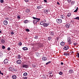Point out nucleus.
Here are the masks:
<instances>
[{
	"label": "nucleus",
	"mask_w": 79,
	"mask_h": 79,
	"mask_svg": "<svg viewBox=\"0 0 79 79\" xmlns=\"http://www.w3.org/2000/svg\"><path fill=\"white\" fill-rule=\"evenodd\" d=\"M74 19H77V20H79V17H77L76 18H74Z\"/></svg>",
	"instance_id": "nucleus-30"
},
{
	"label": "nucleus",
	"mask_w": 79,
	"mask_h": 79,
	"mask_svg": "<svg viewBox=\"0 0 79 79\" xmlns=\"http://www.w3.org/2000/svg\"><path fill=\"white\" fill-rule=\"evenodd\" d=\"M43 8V6H41V5L39 6H37L38 9H40V8Z\"/></svg>",
	"instance_id": "nucleus-13"
},
{
	"label": "nucleus",
	"mask_w": 79,
	"mask_h": 79,
	"mask_svg": "<svg viewBox=\"0 0 79 79\" xmlns=\"http://www.w3.org/2000/svg\"><path fill=\"white\" fill-rule=\"evenodd\" d=\"M32 67H33V68H35V67L36 66L35 65L32 64Z\"/></svg>",
	"instance_id": "nucleus-35"
},
{
	"label": "nucleus",
	"mask_w": 79,
	"mask_h": 79,
	"mask_svg": "<svg viewBox=\"0 0 79 79\" xmlns=\"http://www.w3.org/2000/svg\"><path fill=\"white\" fill-rule=\"evenodd\" d=\"M48 25V23H45L44 22V25L43 26H44L45 27H47Z\"/></svg>",
	"instance_id": "nucleus-11"
},
{
	"label": "nucleus",
	"mask_w": 79,
	"mask_h": 79,
	"mask_svg": "<svg viewBox=\"0 0 79 79\" xmlns=\"http://www.w3.org/2000/svg\"><path fill=\"white\" fill-rule=\"evenodd\" d=\"M74 3H75V1H72L71 2V4L72 5H74Z\"/></svg>",
	"instance_id": "nucleus-25"
},
{
	"label": "nucleus",
	"mask_w": 79,
	"mask_h": 79,
	"mask_svg": "<svg viewBox=\"0 0 79 79\" xmlns=\"http://www.w3.org/2000/svg\"><path fill=\"white\" fill-rule=\"evenodd\" d=\"M51 63V61H49L48 62L46 63V65H47V64H49Z\"/></svg>",
	"instance_id": "nucleus-28"
},
{
	"label": "nucleus",
	"mask_w": 79,
	"mask_h": 79,
	"mask_svg": "<svg viewBox=\"0 0 79 79\" xmlns=\"http://www.w3.org/2000/svg\"><path fill=\"white\" fill-rule=\"evenodd\" d=\"M45 23V22L44 21H42L40 22V24L41 25H43V26L44 25V23Z\"/></svg>",
	"instance_id": "nucleus-18"
},
{
	"label": "nucleus",
	"mask_w": 79,
	"mask_h": 79,
	"mask_svg": "<svg viewBox=\"0 0 79 79\" xmlns=\"http://www.w3.org/2000/svg\"><path fill=\"white\" fill-rule=\"evenodd\" d=\"M3 2H4L3 0H0V2L1 3H3Z\"/></svg>",
	"instance_id": "nucleus-49"
},
{
	"label": "nucleus",
	"mask_w": 79,
	"mask_h": 79,
	"mask_svg": "<svg viewBox=\"0 0 79 79\" xmlns=\"http://www.w3.org/2000/svg\"><path fill=\"white\" fill-rule=\"evenodd\" d=\"M24 1L26 2H29V0H24Z\"/></svg>",
	"instance_id": "nucleus-53"
},
{
	"label": "nucleus",
	"mask_w": 79,
	"mask_h": 79,
	"mask_svg": "<svg viewBox=\"0 0 79 79\" xmlns=\"http://www.w3.org/2000/svg\"><path fill=\"white\" fill-rule=\"evenodd\" d=\"M68 48H69V47L68 46H65L64 47V50H67L68 49Z\"/></svg>",
	"instance_id": "nucleus-8"
},
{
	"label": "nucleus",
	"mask_w": 79,
	"mask_h": 79,
	"mask_svg": "<svg viewBox=\"0 0 79 79\" xmlns=\"http://www.w3.org/2000/svg\"><path fill=\"white\" fill-rule=\"evenodd\" d=\"M63 15H61V18L62 19V18H63Z\"/></svg>",
	"instance_id": "nucleus-58"
},
{
	"label": "nucleus",
	"mask_w": 79,
	"mask_h": 79,
	"mask_svg": "<svg viewBox=\"0 0 79 79\" xmlns=\"http://www.w3.org/2000/svg\"><path fill=\"white\" fill-rule=\"evenodd\" d=\"M56 21L57 23L60 24L62 22V20L61 19H57L56 20Z\"/></svg>",
	"instance_id": "nucleus-2"
},
{
	"label": "nucleus",
	"mask_w": 79,
	"mask_h": 79,
	"mask_svg": "<svg viewBox=\"0 0 79 79\" xmlns=\"http://www.w3.org/2000/svg\"><path fill=\"white\" fill-rule=\"evenodd\" d=\"M59 74L60 75H62V74H63V73L61 72H60L59 73Z\"/></svg>",
	"instance_id": "nucleus-37"
},
{
	"label": "nucleus",
	"mask_w": 79,
	"mask_h": 79,
	"mask_svg": "<svg viewBox=\"0 0 79 79\" xmlns=\"http://www.w3.org/2000/svg\"><path fill=\"white\" fill-rule=\"evenodd\" d=\"M44 13L46 14H47L48 13V10H44Z\"/></svg>",
	"instance_id": "nucleus-10"
},
{
	"label": "nucleus",
	"mask_w": 79,
	"mask_h": 79,
	"mask_svg": "<svg viewBox=\"0 0 79 79\" xmlns=\"http://www.w3.org/2000/svg\"><path fill=\"white\" fill-rule=\"evenodd\" d=\"M33 18L34 19L40 20V19L36 18L35 17H33Z\"/></svg>",
	"instance_id": "nucleus-19"
},
{
	"label": "nucleus",
	"mask_w": 79,
	"mask_h": 79,
	"mask_svg": "<svg viewBox=\"0 0 79 79\" xmlns=\"http://www.w3.org/2000/svg\"><path fill=\"white\" fill-rule=\"evenodd\" d=\"M66 16H64L62 18V19H66Z\"/></svg>",
	"instance_id": "nucleus-34"
},
{
	"label": "nucleus",
	"mask_w": 79,
	"mask_h": 79,
	"mask_svg": "<svg viewBox=\"0 0 79 79\" xmlns=\"http://www.w3.org/2000/svg\"><path fill=\"white\" fill-rule=\"evenodd\" d=\"M69 73L70 74H71V73H73V70L72 69H70L69 71Z\"/></svg>",
	"instance_id": "nucleus-15"
},
{
	"label": "nucleus",
	"mask_w": 79,
	"mask_h": 79,
	"mask_svg": "<svg viewBox=\"0 0 79 79\" xmlns=\"http://www.w3.org/2000/svg\"><path fill=\"white\" fill-rule=\"evenodd\" d=\"M71 39L70 38H68V42H69L70 41H71Z\"/></svg>",
	"instance_id": "nucleus-26"
},
{
	"label": "nucleus",
	"mask_w": 79,
	"mask_h": 79,
	"mask_svg": "<svg viewBox=\"0 0 79 79\" xmlns=\"http://www.w3.org/2000/svg\"><path fill=\"white\" fill-rule=\"evenodd\" d=\"M26 11L27 13H29L30 12V10L29 9H27L26 10Z\"/></svg>",
	"instance_id": "nucleus-24"
},
{
	"label": "nucleus",
	"mask_w": 79,
	"mask_h": 79,
	"mask_svg": "<svg viewBox=\"0 0 79 79\" xmlns=\"http://www.w3.org/2000/svg\"><path fill=\"white\" fill-rule=\"evenodd\" d=\"M56 40H58V38H56Z\"/></svg>",
	"instance_id": "nucleus-59"
},
{
	"label": "nucleus",
	"mask_w": 79,
	"mask_h": 79,
	"mask_svg": "<svg viewBox=\"0 0 79 79\" xmlns=\"http://www.w3.org/2000/svg\"><path fill=\"white\" fill-rule=\"evenodd\" d=\"M4 64H8V59H5L4 61Z\"/></svg>",
	"instance_id": "nucleus-3"
},
{
	"label": "nucleus",
	"mask_w": 79,
	"mask_h": 79,
	"mask_svg": "<svg viewBox=\"0 0 79 79\" xmlns=\"http://www.w3.org/2000/svg\"><path fill=\"white\" fill-rule=\"evenodd\" d=\"M3 24L4 25H7L8 24V22L6 20H5L3 21Z\"/></svg>",
	"instance_id": "nucleus-5"
},
{
	"label": "nucleus",
	"mask_w": 79,
	"mask_h": 79,
	"mask_svg": "<svg viewBox=\"0 0 79 79\" xmlns=\"http://www.w3.org/2000/svg\"><path fill=\"white\" fill-rule=\"evenodd\" d=\"M77 56H78V58L79 57V54H77Z\"/></svg>",
	"instance_id": "nucleus-56"
},
{
	"label": "nucleus",
	"mask_w": 79,
	"mask_h": 79,
	"mask_svg": "<svg viewBox=\"0 0 79 79\" xmlns=\"http://www.w3.org/2000/svg\"><path fill=\"white\" fill-rule=\"evenodd\" d=\"M1 41L2 43V44H4V43H5V41L3 39H2L1 40Z\"/></svg>",
	"instance_id": "nucleus-17"
},
{
	"label": "nucleus",
	"mask_w": 79,
	"mask_h": 79,
	"mask_svg": "<svg viewBox=\"0 0 79 79\" xmlns=\"http://www.w3.org/2000/svg\"><path fill=\"white\" fill-rule=\"evenodd\" d=\"M19 46L22 45V43H21V42H19Z\"/></svg>",
	"instance_id": "nucleus-33"
},
{
	"label": "nucleus",
	"mask_w": 79,
	"mask_h": 79,
	"mask_svg": "<svg viewBox=\"0 0 79 79\" xmlns=\"http://www.w3.org/2000/svg\"><path fill=\"white\" fill-rule=\"evenodd\" d=\"M23 79H27V77H23Z\"/></svg>",
	"instance_id": "nucleus-39"
},
{
	"label": "nucleus",
	"mask_w": 79,
	"mask_h": 79,
	"mask_svg": "<svg viewBox=\"0 0 79 79\" xmlns=\"http://www.w3.org/2000/svg\"><path fill=\"white\" fill-rule=\"evenodd\" d=\"M23 76H27V73H24Z\"/></svg>",
	"instance_id": "nucleus-23"
},
{
	"label": "nucleus",
	"mask_w": 79,
	"mask_h": 79,
	"mask_svg": "<svg viewBox=\"0 0 79 79\" xmlns=\"http://www.w3.org/2000/svg\"><path fill=\"white\" fill-rule=\"evenodd\" d=\"M52 76V75H50V76Z\"/></svg>",
	"instance_id": "nucleus-62"
},
{
	"label": "nucleus",
	"mask_w": 79,
	"mask_h": 79,
	"mask_svg": "<svg viewBox=\"0 0 79 79\" xmlns=\"http://www.w3.org/2000/svg\"><path fill=\"white\" fill-rule=\"evenodd\" d=\"M9 70L10 71H16V69H15L13 67H10L9 68Z\"/></svg>",
	"instance_id": "nucleus-1"
},
{
	"label": "nucleus",
	"mask_w": 79,
	"mask_h": 79,
	"mask_svg": "<svg viewBox=\"0 0 79 79\" xmlns=\"http://www.w3.org/2000/svg\"><path fill=\"white\" fill-rule=\"evenodd\" d=\"M67 1L68 3H70L71 2V0H67Z\"/></svg>",
	"instance_id": "nucleus-43"
},
{
	"label": "nucleus",
	"mask_w": 79,
	"mask_h": 79,
	"mask_svg": "<svg viewBox=\"0 0 79 79\" xmlns=\"http://www.w3.org/2000/svg\"><path fill=\"white\" fill-rule=\"evenodd\" d=\"M51 35H53V32H51Z\"/></svg>",
	"instance_id": "nucleus-50"
},
{
	"label": "nucleus",
	"mask_w": 79,
	"mask_h": 79,
	"mask_svg": "<svg viewBox=\"0 0 79 79\" xmlns=\"http://www.w3.org/2000/svg\"><path fill=\"white\" fill-rule=\"evenodd\" d=\"M42 60L44 61H46V60H47V57H43L42 58Z\"/></svg>",
	"instance_id": "nucleus-12"
},
{
	"label": "nucleus",
	"mask_w": 79,
	"mask_h": 79,
	"mask_svg": "<svg viewBox=\"0 0 79 79\" xmlns=\"http://www.w3.org/2000/svg\"><path fill=\"white\" fill-rule=\"evenodd\" d=\"M51 40V38L50 37H49L48 38V40Z\"/></svg>",
	"instance_id": "nucleus-45"
},
{
	"label": "nucleus",
	"mask_w": 79,
	"mask_h": 79,
	"mask_svg": "<svg viewBox=\"0 0 79 79\" xmlns=\"http://www.w3.org/2000/svg\"><path fill=\"white\" fill-rule=\"evenodd\" d=\"M60 45L62 46H63V45H64V42H61L60 43Z\"/></svg>",
	"instance_id": "nucleus-22"
},
{
	"label": "nucleus",
	"mask_w": 79,
	"mask_h": 79,
	"mask_svg": "<svg viewBox=\"0 0 79 79\" xmlns=\"http://www.w3.org/2000/svg\"><path fill=\"white\" fill-rule=\"evenodd\" d=\"M28 22H29L27 20H25L24 21L23 23L25 24H26V23H27Z\"/></svg>",
	"instance_id": "nucleus-20"
},
{
	"label": "nucleus",
	"mask_w": 79,
	"mask_h": 79,
	"mask_svg": "<svg viewBox=\"0 0 79 79\" xmlns=\"http://www.w3.org/2000/svg\"><path fill=\"white\" fill-rule=\"evenodd\" d=\"M22 49L23 50H28V48L26 47H24L22 48Z\"/></svg>",
	"instance_id": "nucleus-14"
},
{
	"label": "nucleus",
	"mask_w": 79,
	"mask_h": 79,
	"mask_svg": "<svg viewBox=\"0 0 79 79\" xmlns=\"http://www.w3.org/2000/svg\"><path fill=\"white\" fill-rule=\"evenodd\" d=\"M17 63L19 64H21V60H18L17 61Z\"/></svg>",
	"instance_id": "nucleus-9"
},
{
	"label": "nucleus",
	"mask_w": 79,
	"mask_h": 79,
	"mask_svg": "<svg viewBox=\"0 0 79 79\" xmlns=\"http://www.w3.org/2000/svg\"><path fill=\"white\" fill-rule=\"evenodd\" d=\"M23 68H28V65L26 64H24L22 66Z\"/></svg>",
	"instance_id": "nucleus-6"
},
{
	"label": "nucleus",
	"mask_w": 79,
	"mask_h": 79,
	"mask_svg": "<svg viewBox=\"0 0 79 79\" xmlns=\"http://www.w3.org/2000/svg\"><path fill=\"white\" fill-rule=\"evenodd\" d=\"M11 35H13V34H15V33H14L13 32H11Z\"/></svg>",
	"instance_id": "nucleus-48"
},
{
	"label": "nucleus",
	"mask_w": 79,
	"mask_h": 79,
	"mask_svg": "<svg viewBox=\"0 0 79 79\" xmlns=\"http://www.w3.org/2000/svg\"><path fill=\"white\" fill-rule=\"evenodd\" d=\"M53 76V75H52V76Z\"/></svg>",
	"instance_id": "nucleus-61"
},
{
	"label": "nucleus",
	"mask_w": 79,
	"mask_h": 79,
	"mask_svg": "<svg viewBox=\"0 0 79 79\" xmlns=\"http://www.w3.org/2000/svg\"><path fill=\"white\" fill-rule=\"evenodd\" d=\"M78 10V7H77V9H76V10H75V11H74V12L76 13V12H77V11Z\"/></svg>",
	"instance_id": "nucleus-27"
},
{
	"label": "nucleus",
	"mask_w": 79,
	"mask_h": 79,
	"mask_svg": "<svg viewBox=\"0 0 79 79\" xmlns=\"http://www.w3.org/2000/svg\"><path fill=\"white\" fill-rule=\"evenodd\" d=\"M7 50H10V48L9 47L7 48Z\"/></svg>",
	"instance_id": "nucleus-52"
},
{
	"label": "nucleus",
	"mask_w": 79,
	"mask_h": 79,
	"mask_svg": "<svg viewBox=\"0 0 79 79\" xmlns=\"http://www.w3.org/2000/svg\"><path fill=\"white\" fill-rule=\"evenodd\" d=\"M2 33V30L0 31V33Z\"/></svg>",
	"instance_id": "nucleus-60"
},
{
	"label": "nucleus",
	"mask_w": 79,
	"mask_h": 79,
	"mask_svg": "<svg viewBox=\"0 0 79 79\" xmlns=\"http://www.w3.org/2000/svg\"><path fill=\"white\" fill-rule=\"evenodd\" d=\"M69 45H71V44H72V42H71V41H69Z\"/></svg>",
	"instance_id": "nucleus-40"
},
{
	"label": "nucleus",
	"mask_w": 79,
	"mask_h": 79,
	"mask_svg": "<svg viewBox=\"0 0 79 79\" xmlns=\"http://www.w3.org/2000/svg\"><path fill=\"white\" fill-rule=\"evenodd\" d=\"M2 49H3V50H4L5 49V47L4 46H3L2 45Z\"/></svg>",
	"instance_id": "nucleus-31"
},
{
	"label": "nucleus",
	"mask_w": 79,
	"mask_h": 79,
	"mask_svg": "<svg viewBox=\"0 0 79 79\" xmlns=\"http://www.w3.org/2000/svg\"><path fill=\"white\" fill-rule=\"evenodd\" d=\"M26 31H27V32H29L30 30L28 29H26Z\"/></svg>",
	"instance_id": "nucleus-36"
},
{
	"label": "nucleus",
	"mask_w": 79,
	"mask_h": 79,
	"mask_svg": "<svg viewBox=\"0 0 79 79\" xmlns=\"http://www.w3.org/2000/svg\"><path fill=\"white\" fill-rule=\"evenodd\" d=\"M17 18L18 19H20V18H21V17H20V16H19V15L17 16Z\"/></svg>",
	"instance_id": "nucleus-42"
},
{
	"label": "nucleus",
	"mask_w": 79,
	"mask_h": 79,
	"mask_svg": "<svg viewBox=\"0 0 79 79\" xmlns=\"http://www.w3.org/2000/svg\"><path fill=\"white\" fill-rule=\"evenodd\" d=\"M36 56H38V57L40 56V55H39V53L37 52L36 53Z\"/></svg>",
	"instance_id": "nucleus-21"
},
{
	"label": "nucleus",
	"mask_w": 79,
	"mask_h": 79,
	"mask_svg": "<svg viewBox=\"0 0 79 79\" xmlns=\"http://www.w3.org/2000/svg\"><path fill=\"white\" fill-rule=\"evenodd\" d=\"M18 58H19V59L21 58V56H20V55H18Z\"/></svg>",
	"instance_id": "nucleus-41"
},
{
	"label": "nucleus",
	"mask_w": 79,
	"mask_h": 79,
	"mask_svg": "<svg viewBox=\"0 0 79 79\" xmlns=\"http://www.w3.org/2000/svg\"><path fill=\"white\" fill-rule=\"evenodd\" d=\"M61 65H63V62H61Z\"/></svg>",
	"instance_id": "nucleus-57"
},
{
	"label": "nucleus",
	"mask_w": 79,
	"mask_h": 79,
	"mask_svg": "<svg viewBox=\"0 0 79 79\" xmlns=\"http://www.w3.org/2000/svg\"><path fill=\"white\" fill-rule=\"evenodd\" d=\"M35 39H38V36H35Z\"/></svg>",
	"instance_id": "nucleus-47"
},
{
	"label": "nucleus",
	"mask_w": 79,
	"mask_h": 79,
	"mask_svg": "<svg viewBox=\"0 0 79 79\" xmlns=\"http://www.w3.org/2000/svg\"><path fill=\"white\" fill-rule=\"evenodd\" d=\"M65 26L67 28H69V26H70V24L69 23H67L65 25Z\"/></svg>",
	"instance_id": "nucleus-7"
},
{
	"label": "nucleus",
	"mask_w": 79,
	"mask_h": 79,
	"mask_svg": "<svg viewBox=\"0 0 79 79\" xmlns=\"http://www.w3.org/2000/svg\"><path fill=\"white\" fill-rule=\"evenodd\" d=\"M71 16V14L69 13L67 15V16H68V17H69Z\"/></svg>",
	"instance_id": "nucleus-38"
},
{
	"label": "nucleus",
	"mask_w": 79,
	"mask_h": 79,
	"mask_svg": "<svg viewBox=\"0 0 79 79\" xmlns=\"http://www.w3.org/2000/svg\"><path fill=\"white\" fill-rule=\"evenodd\" d=\"M0 74H2V76H3V73H2L1 71H0Z\"/></svg>",
	"instance_id": "nucleus-44"
},
{
	"label": "nucleus",
	"mask_w": 79,
	"mask_h": 79,
	"mask_svg": "<svg viewBox=\"0 0 79 79\" xmlns=\"http://www.w3.org/2000/svg\"><path fill=\"white\" fill-rule=\"evenodd\" d=\"M73 45H77V43H73Z\"/></svg>",
	"instance_id": "nucleus-46"
},
{
	"label": "nucleus",
	"mask_w": 79,
	"mask_h": 79,
	"mask_svg": "<svg viewBox=\"0 0 79 79\" xmlns=\"http://www.w3.org/2000/svg\"><path fill=\"white\" fill-rule=\"evenodd\" d=\"M12 77L13 79H16V75H14L12 76Z\"/></svg>",
	"instance_id": "nucleus-16"
},
{
	"label": "nucleus",
	"mask_w": 79,
	"mask_h": 79,
	"mask_svg": "<svg viewBox=\"0 0 79 79\" xmlns=\"http://www.w3.org/2000/svg\"><path fill=\"white\" fill-rule=\"evenodd\" d=\"M44 2L45 3H47V0H44Z\"/></svg>",
	"instance_id": "nucleus-54"
},
{
	"label": "nucleus",
	"mask_w": 79,
	"mask_h": 79,
	"mask_svg": "<svg viewBox=\"0 0 79 79\" xmlns=\"http://www.w3.org/2000/svg\"><path fill=\"white\" fill-rule=\"evenodd\" d=\"M48 73L49 74H52V71H50Z\"/></svg>",
	"instance_id": "nucleus-32"
},
{
	"label": "nucleus",
	"mask_w": 79,
	"mask_h": 79,
	"mask_svg": "<svg viewBox=\"0 0 79 79\" xmlns=\"http://www.w3.org/2000/svg\"><path fill=\"white\" fill-rule=\"evenodd\" d=\"M40 20H33V23L34 24H35L37 22H38Z\"/></svg>",
	"instance_id": "nucleus-4"
},
{
	"label": "nucleus",
	"mask_w": 79,
	"mask_h": 79,
	"mask_svg": "<svg viewBox=\"0 0 79 79\" xmlns=\"http://www.w3.org/2000/svg\"><path fill=\"white\" fill-rule=\"evenodd\" d=\"M64 55H66V56H67V55H69V54L65 53H64Z\"/></svg>",
	"instance_id": "nucleus-29"
},
{
	"label": "nucleus",
	"mask_w": 79,
	"mask_h": 79,
	"mask_svg": "<svg viewBox=\"0 0 79 79\" xmlns=\"http://www.w3.org/2000/svg\"><path fill=\"white\" fill-rule=\"evenodd\" d=\"M57 5H60V4L59 3V2H57Z\"/></svg>",
	"instance_id": "nucleus-55"
},
{
	"label": "nucleus",
	"mask_w": 79,
	"mask_h": 79,
	"mask_svg": "<svg viewBox=\"0 0 79 79\" xmlns=\"http://www.w3.org/2000/svg\"><path fill=\"white\" fill-rule=\"evenodd\" d=\"M5 19H6L7 20H8L9 19V18L7 17L5 18Z\"/></svg>",
	"instance_id": "nucleus-51"
}]
</instances>
